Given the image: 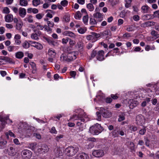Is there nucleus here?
I'll return each instance as SVG.
<instances>
[{"mask_svg": "<svg viewBox=\"0 0 159 159\" xmlns=\"http://www.w3.org/2000/svg\"><path fill=\"white\" fill-rule=\"evenodd\" d=\"M103 130V128L100 125L96 123L95 125L90 127L89 131L93 134L98 135L101 133Z\"/></svg>", "mask_w": 159, "mask_h": 159, "instance_id": "obj_1", "label": "nucleus"}, {"mask_svg": "<svg viewBox=\"0 0 159 159\" xmlns=\"http://www.w3.org/2000/svg\"><path fill=\"white\" fill-rule=\"evenodd\" d=\"M79 148L76 146H70L66 148V152L69 156H73L78 151Z\"/></svg>", "mask_w": 159, "mask_h": 159, "instance_id": "obj_2", "label": "nucleus"}, {"mask_svg": "<svg viewBox=\"0 0 159 159\" xmlns=\"http://www.w3.org/2000/svg\"><path fill=\"white\" fill-rule=\"evenodd\" d=\"M101 36V35L95 32H91V34L86 36V39L89 41H91L92 42L96 41L98 38Z\"/></svg>", "mask_w": 159, "mask_h": 159, "instance_id": "obj_3", "label": "nucleus"}, {"mask_svg": "<svg viewBox=\"0 0 159 159\" xmlns=\"http://www.w3.org/2000/svg\"><path fill=\"white\" fill-rule=\"evenodd\" d=\"M71 119H74L75 120H79L81 122L85 123L89 120V118L86 115L83 114L82 116L79 114L78 116L76 115H73L71 118Z\"/></svg>", "mask_w": 159, "mask_h": 159, "instance_id": "obj_4", "label": "nucleus"}, {"mask_svg": "<svg viewBox=\"0 0 159 159\" xmlns=\"http://www.w3.org/2000/svg\"><path fill=\"white\" fill-rule=\"evenodd\" d=\"M21 155L24 159H30L32 156V153L28 150H24L21 152Z\"/></svg>", "mask_w": 159, "mask_h": 159, "instance_id": "obj_5", "label": "nucleus"}, {"mask_svg": "<svg viewBox=\"0 0 159 159\" xmlns=\"http://www.w3.org/2000/svg\"><path fill=\"white\" fill-rule=\"evenodd\" d=\"M100 111L102 116L105 118H109L111 116V113L109 111L103 108H101Z\"/></svg>", "mask_w": 159, "mask_h": 159, "instance_id": "obj_6", "label": "nucleus"}, {"mask_svg": "<svg viewBox=\"0 0 159 159\" xmlns=\"http://www.w3.org/2000/svg\"><path fill=\"white\" fill-rule=\"evenodd\" d=\"M144 118L142 115H138L136 117V123L139 125H141L144 123Z\"/></svg>", "mask_w": 159, "mask_h": 159, "instance_id": "obj_7", "label": "nucleus"}, {"mask_svg": "<svg viewBox=\"0 0 159 159\" xmlns=\"http://www.w3.org/2000/svg\"><path fill=\"white\" fill-rule=\"evenodd\" d=\"M35 33L32 34L31 35V38L33 39L37 40L39 39V36L41 35V32L40 31H36L34 30Z\"/></svg>", "mask_w": 159, "mask_h": 159, "instance_id": "obj_8", "label": "nucleus"}, {"mask_svg": "<svg viewBox=\"0 0 159 159\" xmlns=\"http://www.w3.org/2000/svg\"><path fill=\"white\" fill-rule=\"evenodd\" d=\"M93 155L96 157H101L104 155V152L102 150H98L94 151L93 152Z\"/></svg>", "mask_w": 159, "mask_h": 159, "instance_id": "obj_9", "label": "nucleus"}, {"mask_svg": "<svg viewBox=\"0 0 159 159\" xmlns=\"http://www.w3.org/2000/svg\"><path fill=\"white\" fill-rule=\"evenodd\" d=\"M104 52L103 50H100L98 52L96 56L97 59L99 61H102L105 59L104 57Z\"/></svg>", "mask_w": 159, "mask_h": 159, "instance_id": "obj_10", "label": "nucleus"}, {"mask_svg": "<svg viewBox=\"0 0 159 159\" xmlns=\"http://www.w3.org/2000/svg\"><path fill=\"white\" fill-rule=\"evenodd\" d=\"M128 103L129 104V108L131 109H133L134 107L137 106L139 104L138 101L134 100L133 99H130L128 102Z\"/></svg>", "mask_w": 159, "mask_h": 159, "instance_id": "obj_11", "label": "nucleus"}, {"mask_svg": "<svg viewBox=\"0 0 159 159\" xmlns=\"http://www.w3.org/2000/svg\"><path fill=\"white\" fill-rule=\"evenodd\" d=\"M93 16L98 21L101 22L103 20V15L99 11L94 13Z\"/></svg>", "mask_w": 159, "mask_h": 159, "instance_id": "obj_12", "label": "nucleus"}, {"mask_svg": "<svg viewBox=\"0 0 159 159\" xmlns=\"http://www.w3.org/2000/svg\"><path fill=\"white\" fill-rule=\"evenodd\" d=\"M18 14L22 18L24 17L26 14V9L24 8L20 7L19 9Z\"/></svg>", "mask_w": 159, "mask_h": 159, "instance_id": "obj_13", "label": "nucleus"}, {"mask_svg": "<svg viewBox=\"0 0 159 159\" xmlns=\"http://www.w3.org/2000/svg\"><path fill=\"white\" fill-rule=\"evenodd\" d=\"M63 34L66 36H69L71 38H75L76 37L75 34L71 31H66L63 33Z\"/></svg>", "mask_w": 159, "mask_h": 159, "instance_id": "obj_14", "label": "nucleus"}, {"mask_svg": "<svg viewBox=\"0 0 159 159\" xmlns=\"http://www.w3.org/2000/svg\"><path fill=\"white\" fill-rule=\"evenodd\" d=\"M77 159H89V157L86 153H82L78 154L77 157Z\"/></svg>", "mask_w": 159, "mask_h": 159, "instance_id": "obj_15", "label": "nucleus"}, {"mask_svg": "<svg viewBox=\"0 0 159 159\" xmlns=\"http://www.w3.org/2000/svg\"><path fill=\"white\" fill-rule=\"evenodd\" d=\"M13 16L12 14H8L5 16V21L7 22H11L13 20Z\"/></svg>", "mask_w": 159, "mask_h": 159, "instance_id": "obj_16", "label": "nucleus"}, {"mask_svg": "<svg viewBox=\"0 0 159 159\" xmlns=\"http://www.w3.org/2000/svg\"><path fill=\"white\" fill-rule=\"evenodd\" d=\"M156 23L154 22L148 21L143 23L141 24V26L143 27H148L151 25H154Z\"/></svg>", "mask_w": 159, "mask_h": 159, "instance_id": "obj_17", "label": "nucleus"}, {"mask_svg": "<svg viewBox=\"0 0 159 159\" xmlns=\"http://www.w3.org/2000/svg\"><path fill=\"white\" fill-rule=\"evenodd\" d=\"M68 55L70 61L75 60L76 58V55L75 53L73 52L69 53Z\"/></svg>", "mask_w": 159, "mask_h": 159, "instance_id": "obj_18", "label": "nucleus"}, {"mask_svg": "<svg viewBox=\"0 0 159 159\" xmlns=\"http://www.w3.org/2000/svg\"><path fill=\"white\" fill-rule=\"evenodd\" d=\"M60 60L62 61H70L68 57V55L66 56L65 53L62 54L60 57Z\"/></svg>", "mask_w": 159, "mask_h": 159, "instance_id": "obj_19", "label": "nucleus"}, {"mask_svg": "<svg viewBox=\"0 0 159 159\" xmlns=\"http://www.w3.org/2000/svg\"><path fill=\"white\" fill-rule=\"evenodd\" d=\"M149 7L147 5L143 6L141 8V11L143 13H148L149 11Z\"/></svg>", "mask_w": 159, "mask_h": 159, "instance_id": "obj_20", "label": "nucleus"}, {"mask_svg": "<svg viewBox=\"0 0 159 159\" xmlns=\"http://www.w3.org/2000/svg\"><path fill=\"white\" fill-rule=\"evenodd\" d=\"M119 127H115L112 132V135L115 137H118L119 136V133L118 132H119Z\"/></svg>", "mask_w": 159, "mask_h": 159, "instance_id": "obj_21", "label": "nucleus"}, {"mask_svg": "<svg viewBox=\"0 0 159 159\" xmlns=\"http://www.w3.org/2000/svg\"><path fill=\"white\" fill-rule=\"evenodd\" d=\"M8 154L9 156H13L16 153L15 149L12 147H11L9 150H8Z\"/></svg>", "mask_w": 159, "mask_h": 159, "instance_id": "obj_22", "label": "nucleus"}, {"mask_svg": "<svg viewBox=\"0 0 159 159\" xmlns=\"http://www.w3.org/2000/svg\"><path fill=\"white\" fill-rule=\"evenodd\" d=\"M147 86L150 88V89L151 90V92H155L157 90V85L155 84H148Z\"/></svg>", "mask_w": 159, "mask_h": 159, "instance_id": "obj_23", "label": "nucleus"}, {"mask_svg": "<svg viewBox=\"0 0 159 159\" xmlns=\"http://www.w3.org/2000/svg\"><path fill=\"white\" fill-rule=\"evenodd\" d=\"M20 36L19 34H16L15 35L14 39L15 42L16 44H20L21 43V41L20 40Z\"/></svg>", "mask_w": 159, "mask_h": 159, "instance_id": "obj_24", "label": "nucleus"}, {"mask_svg": "<svg viewBox=\"0 0 159 159\" xmlns=\"http://www.w3.org/2000/svg\"><path fill=\"white\" fill-rule=\"evenodd\" d=\"M127 145L129 147L131 151L132 152L134 151V143L131 141H128L127 143Z\"/></svg>", "mask_w": 159, "mask_h": 159, "instance_id": "obj_25", "label": "nucleus"}, {"mask_svg": "<svg viewBox=\"0 0 159 159\" xmlns=\"http://www.w3.org/2000/svg\"><path fill=\"white\" fill-rule=\"evenodd\" d=\"M24 56V53L22 52L19 51L16 52L15 54L16 57L18 59H20L22 58Z\"/></svg>", "mask_w": 159, "mask_h": 159, "instance_id": "obj_26", "label": "nucleus"}, {"mask_svg": "<svg viewBox=\"0 0 159 159\" xmlns=\"http://www.w3.org/2000/svg\"><path fill=\"white\" fill-rule=\"evenodd\" d=\"M30 64L31 66L32 69V73L35 74L36 71V67L35 64L34 62H30Z\"/></svg>", "mask_w": 159, "mask_h": 159, "instance_id": "obj_27", "label": "nucleus"}, {"mask_svg": "<svg viewBox=\"0 0 159 159\" xmlns=\"http://www.w3.org/2000/svg\"><path fill=\"white\" fill-rule=\"evenodd\" d=\"M76 46L78 48L79 50L80 51L83 50L84 45L82 41H80L78 42L76 44Z\"/></svg>", "mask_w": 159, "mask_h": 159, "instance_id": "obj_28", "label": "nucleus"}, {"mask_svg": "<svg viewBox=\"0 0 159 159\" xmlns=\"http://www.w3.org/2000/svg\"><path fill=\"white\" fill-rule=\"evenodd\" d=\"M7 118H8V117H5L3 116H0V121L2 122V124L3 128L6 124L5 121L6 120H7Z\"/></svg>", "mask_w": 159, "mask_h": 159, "instance_id": "obj_29", "label": "nucleus"}, {"mask_svg": "<svg viewBox=\"0 0 159 159\" xmlns=\"http://www.w3.org/2000/svg\"><path fill=\"white\" fill-rule=\"evenodd\" d=\"M7 142L4 139L0 140V148H4L5 146L7 144Z\"/></svg>", "mask_w": 159, "mask_h": 159, "instance_id": "obj_30", "label": "nucleus"}, {"mask_svg": "<svg viewBox=\"0 0 159 159\" xmlns=\"http://www.w3.org/2000/svg\"><path fill=\"white\" fill-rule=\"evenodd\" d=\"M87 28L85 27H80L77 30L78 32L81 34H84L87 31Z\"/></svg>", "mask_w": 159, "mask_h": 159, "instance_id": "obj_31", "label": "nucleus"}, {"mask_svg": "<svg viewBox=\"0 0 159 159\" xmlns=\"http://www.w3.org/2000/svg\"><path fill=\"white\" fill-rule=\"evenodd\" d=\"M24 20L28 21L29 23L33 22V16L31 15H28L24 19Z\"/></svg>", "mask_w": 159, "mask_h": 159, "instance_id": "obj_32", "label": "nucleus"}, {"mask_svg": "<svg viewBox=\"0 0 159 159\" xmlns=\"http://www.w3.org/2000/svg\"><path fill=\"white\" fill-rule=\"evenodd\" d=\"M17 49V47L14 46H10L7 47V50L10 52L15 51Z\"/></svg>", "mask_w": 159, "mask_h": 159, "instance_id": "obj_33", "label": "nucleus"}, {"mask_svg": "<svg viewBox=\"0 0 159 159\" xmlns=\"http://www.w3.org/2000/svg\"><path fill=\"white\" fill-rule=\"evenodd\" d=\"M56 53L54 50H52L51 49H49L48 51V55L51 57H54Z\"/></svg>", "mask_w": 159, "mask_h": 159, "instance_id": "obj_34", "label": "nucleus"}, {"mask_svg": "<svg viewBox=\"0 0 159 159\" xmlns=\"http://www.w3.org/2000/svg\"><path fill=\"white\" fill-rule=\"evenodd\" d=\"M23 22L21 21L20 20L19 22L16 24V28L17 30H20L23 25Z\"/></svg>", "mask_w": 159, "mask_h": 159, "instance_id": "obj_35", "label": "nucleus"}, {"mask_svg": "<svg viewBox=\"0 0 159 159\" xmlns=\"http://www.w3.org/2000/svg\"><path fill=\"white\" fill-rule=\"evenodd\" d=\"M37 143H30L29 148L32 150H34L36 147Z\"/></svg>", "mask_w": 159, "mask_h": 159, "instance_id": "obj_36", "label": "nucleus"}, {"mask_svg": "<svg viewBox=\"0 0 159 159\" xmlns=\"http://www.w3.org/2000/svg\"><path fill=\"white\" fill-rule=\"evenodd\" d=\"M87 8L88 9L89 11H93L94 7L93 4L92 3H89L87 5Z\"/></svg>", "mask_w": 159, "mask_h": 159, "instance_id": "obj_37", "label": "nucleus"}, {"mask_svg": "<svg viewBox=\"0 0 159 159\" xmlns=\"http://www.w3.org/2000/svg\"><path fill=\"white\" fill-rule=\"evenodd\" d=\"M102 34L103 36L106 35L111 36V33L110 30L108 29L104 31L102 33Z\"/></svg>", "mask_w": 159, "mask_h": 159, "instance_id": "obj_38", "label": "nucleus"}, {"mask_svg": "<svg viewBox=\"0 0 159 159\" xmlns=\"http://www.w3.org/2000/svg\"><path fill=\"white\" fill-rule=\"evenodd\" d=\"M47 41L48 43L51 45L55 46L56 45L57 43L53 40L49 39H47Z\"/></svg>", "mask_w": 159, "mask_h": 159, "instance_id": "obj_39", "label": "nucleus"}, {"mask_svg": "<svg viewBox=\"0 0 159 159\" xmlns=\"http://www.w3.org/2000/svg\"><path fill=\"white\" fill-rule=\"evenodd\" d=\"M20 5L21 6H26L28 5L27 0H20Z\"/></svg>", "mask_w": 159, "mask_h": 159, "instance_id": "obj_40", "label": "nucleus"}, {"mask_svg": "<svg viewBox=\"0 0 159 159\" xmlns=\"http://www.w3.org/2000/svg\"><path fill=\"white\" fill-rule=\"evenodd\" d=\"M77 125L79 126V130L80 131H82L84 129V124L78 121L76 124Z\"/></svg>", "mask_w": 159, "mask_h": 159, "instance_id": "obj_41", "label": "nucleus"}, {"mask_svg": "<svg viewBox=\"0 0 159 159\" xmlns=\"http://www.w3.org/2000/svg\"><path fill=\"white\" fill-rule=\"evenodd\" d=\"M81 14L80 11H77L75 13V18L77 20L80 19L81 17Z\"/></svg>", "mask_w": 159, "mask_h": 159, "instance_id": "obj_42", "label": "nucleus"}, {"mask_svg": "<svg viewBox=\"0 0 159 159\" xmlns=\"http://www.w3.org/2000/svg\"><path fill=\"white\" fill-rule=\"evenodd\" d=\"M155 48L154 45H153L150 46L149 45H147L145 48V50L146 51H149L150 50H154L155 49Z\"/></svg>", "mask_w": 159, "mask_h": 159, "instance_id": "obj_43", "label": "nucleus"}, {"mask_svg": "<svg viewBox=\"0 0 159 159\" xmlns=\"http://www.w3.org/2000/svg\"><path fill=\"white\" fill-rule=\"evenodd\" d=\"M23 48L26 49L29 48L30 47V44L27 41H25L22 44Z\"/></svg>", "mask_w": 159, "mask_h": 159, "instance_id": "obj_44", "label": "nucleus"}, {"mask_svg": "<svg viewBox=\"0 0 159 159\" xmlns=\"http://www.w3.org/2000/svg\"><path fill=\"white\" fill-rule=\"evenodd\" d=\"M40 3V0H33L32 1L33 5L34 6H37Z\"/></svg>", "mask_w": 159, "mask_h": 159, "instance_id": "obj_45", "label": "nucleus"}, {"mask_svg": "<svg viewBox=\"0 0 159 159\" xmlns=\"http://www.w3.org/2000/svg\"><path fill=\"white\" fill-rule=\"evenodd\" d=\"M126 3L125 4V6L126 8L130 7L131 6V3L132 2L131 0H125Z\"/></svg>", "mask_w": 159, "mask_h": 159, "instance_id": "obj_46", "label": "nucleus"}, {"mask_svg": "<svg viewBox=\"0 0 159 159\" xmlns=\"http://www.w3.org/2000/svg\"><path fill=\"white\" fill-rule=\"evenodd\" d=\"M129 130L133 131H136L138 130V128L135 125L129 126Z\"/></svg>", "mask_w": 159, "mask_h": 159, "instance_id": "obj_47", "label": "nucleus"}, {"mask_svg": "<svg viewBox=\"0 0 159 159\" xmlns=\"http://www.w3.org/2000/svg\"><path fill=\"white\" fill-rule=\"evenodd\" d=\"M151 34L155 38H157L159 37V35L157 34V32L155 30H152L151 32Z\"/></svg>", "mask_w": 159, "mask_h": 159, "instance_id": "obj_48", "label": "nucleus"}, {"mask_svg": "<svg viewBox=\"0 0 159 159\" xmlns=\"http://www.w3.org/2000/svg\"><path fill=\"white\" fill-rule=\"evenodd\" d=\"M89 19V16L88 14L83 16V20L84 23L86 24L88 22Z\"/></svg>", "mask_w": 159, "mask_h": 159, "instance_id": "obj_49", "label": "nucleus"}, {"mask_svg": "<svg viewBox=\"0 0 159 159\" xmlns=\"http://www.w3.org/2000/svg\"><path fill=\"white\" fill-rule=\"evenodd\" d=\"M36 43V45L35 46V48L39 50H41L43 49V45L40 43L37 42Z\"/></svg>", "mask_w": 159, "mask_h": 159, "instance_id": "obj_50", "label": "nucleus"}, {"mask_svg": "<svg viewBox=\"0 0 159 159\" xmlns=\"http://www.w3.org/2000/svg\"><path fill=\"white\" fill-rule=\"evenodd\" d=\"M90 23L92 25H94L97 24V21L91 17L90 18Z\"/></svg>", "mask_w": 159, "mask_h": 159, "instance_id": "obj_51", "label": "nucleus"}, {"mask_svg": "<svg viewBox=\"0 0 159 159\" xmlns=\"http://www.w3.org/2000/svg\"><path fill=\"white\" fill-rule=\"evenodd\" d=\"M125 115L124 113H122L121 114L119 115L118 121L120 122L124 120L125 119Z\"/></svg>", "mask_w": 159, "mask_h": 159, "instance_id": "obj_52", "label": "nucleus"}, {"mask_svg": "<svg viewBox=\"0 0 159 159\" xmlns=\"http://www.w3.org/2000/svg\"><path fill=\"white\" fill-rule=\"evenodd\" d=\"M69 44L70 46L72 47L75 45L76 42L75 40H72L71 39H69Z\"/></svg>", "mask_w": 159, "mask_h": 159, "instance_id": "obj_53", "label": "nucleus"}, {"mask_svg": "<svg viewBox=\"0 0 159 159\" xmlns=\"http://www.w3.org/2000/svg\"><path fill=\"white\" fill-rule=\"evenodd\" d=\"M60 4L63 7H65L68 5V2L66 0H64L61 2Z\"/></svg>", "mask_w": 159, "mask_h": 159, "instance_id": "obj_54", "label": "nucleus"}, {"mask_svg": "<svg viewBox=\"0 0 159 159\" xmlns=\"http://www.w3.org/2000/svg\"><path fill=\"white\" fill-rule=\"evenodd\" d=\"M142 17L144 19L148 20L152 18V16L150 14H147L143 15Z\"/></svg>", "mask_w": 159, "mask_h": 159, "instance_id": "obj_55", "label": "nucleus"}, {"mask_svg": "<svg viewBox=\"0 0 159 159\" xmlns=\"http://www.w3.org/2000/svg\"><path fill=\"white\" fill-rule=\"evenodd\" d=\"M54 151L57 154V155L58 156H60L61 154V152L60 151V149L58 148H55Z\"/></svg>", "mask_w": 159, "mask_h": 159, "instance_id": "obj_56", "label": "nucleus"}, {"mask_svg": "<svg viewBox=\"0 0 159 159\" xmlns=\"http://www.w3.org/2000/svg\"><path fill=\"white\" fill-rule=\"evenodd\" d=\"M98 52L97 51L93 50L91 53V57L92 58H94L96 56H97V55Z\"/></svg>", "mask_w": 159, "mask_h": 159, "instance_id": "obj_57", "label": "nucleus"}, {"mask_svg": "<svg viewBox=\"0 0 159 159\" xmlns=\"http://www.w3.org/2000/svg\"><path fill=\"white\" fill-rule=\"evenodd\" d=\"M44 14L42 13H39L36 15V17L39 20L41 19L43 17Z\"/></svg>", "mask_w": 159, "mask_h": 159, "instance_id": "obj_58", "label": "nucleus"}, {"mask_svg": "<svg viewBox=\"0 0 159 159\" xmlns=\"http://www.w3.org/2000/svg\"><path fill=\"white\" fill-rule=\"evenodd\" d=\"M109 2L112 6H114L117 2L116 0H109Z\"/></svg>", "mask_w": 159, "mask_h": 159, "instance_id": "obj_59", "label": "nucleus"}, {"mask_svg": "<svg viewBox=\"0 0 159 159\" xmlns=\"http://www.w3.org/2000/svg\"><path fill=\"white\" fill-rule=\"evenodd\" d=\"M111 97L114 99H116L119 98V94L117 93L115 94H111Z\"/></svg>", "mask_w": 159, "mask_h": 159, "instance_id": "obj_60", "label": "nucleus"}, {"mask_svg": "<svg viewBox=\"0 0 159 159\" xmlns=\"http://www.w3.org/2000/svg\"><path fill=\"white\" fill-rule=\"evenodd\" d=\"M69 40L68 38H63L62 39V43L63 44H66L68 42Z\"/></svg>", "mask_w": 159, "mask_h": 159, "instance_id": "obj_61", "label": "nucleus"}, {"mask_svg": "<svg viewBox=\"0 0 159 159\" xmlns=\"http://www.w3.org/2000/svg\"><path fill=\"white\" fill-rule=\"evenodd\" d=\"M3 12L6 14H8L10 12V10L9 8L7 7L4 8L3 10Z\"/></svg>", "mask_w": 159, "mask_h": 159, "instance_id": "obj_62", "label": "nucleus"}, {"mask_svg": "<svg viewBox=\"0 0 159 159\" xmlns=\"http://www.w3.org/2000/svg\"><path fill=\"white\" fill-rule=\"evenodd\" d=\"M63 136L62 134H60L57 136L55 138L57 142H59L60 139L63 137Z\"/></svg>", "mask_w": 159, "mask_h": 159, "instance_id": "obj_63", "label": "nucleus"}, {"mask_svg": "<svg viewBox=\"0 0 159 159\" xmlns=\"http://www.w3.org/2000/svg\"><path fill=\"white\" fill-rule=\"evenodd\" d=\"M4 61L6 62L10 63L12 61V59L8 57H4Z\"/></svg>", "mask_w": 159, "mask_h": 159, "instance_id": "obj_64", "label": "nucleus"}]
</instances>
